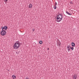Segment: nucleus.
<instances>
[{"instance_id": "0eeeda50", "label": "nucleus", "mask_w": 79, "mask_h": 79, "mask_svg": "<svg viewBox=\"0 0 79 79\" xmlns=\"http://www.w3.org/2000/svg\"><path fill=\"white\" fill-rule=\"evenodd\" d=\"M66 13L67 14V15H72V14L70 13H69L67 11H66Z\"/></svg>"}, {"instance_id": "412c9836", "label": "nucleus", "mask_w": 79, "mask_h": 79, "mask_svg": "<svg viewBox=\"0 0 79 79\" xmlns=\"http://www.w3.org/2000/svg\"><path fill=\"white\" fill-rule=\"evenodd\" d=\"M48 50H49V48H48Z\"/></svg>"}, {"instance_id": "6ab92c4d", "label": "nucleus", "mask_w": 79, "mask_h": 79, "mask_svg": "<svg viewBox=\"0 0 79 79\" xmlns=\"http://www.w3.org/2000/svg\"><path fill=\"white\" fill-rule=\"evenodd\" d=\"M5 2H6V1H8V0H4Z\"/></svg>"}, {"instance_id": "f8f14e48", "label": "nucleus", "mask_w": 79, "mask_h": 79, "mask_svg": "<svg viewBox=\"0 0 79 79\" xmlns=\"http://www.w3.org/2000/svg\"><path fill=\"white\" fill-rule=\"evenodd\" d=\"M70 49H71L72 50H74V48L73 47H70Z\"/></svg>"}, {"instance_id": "7ed1b4c3", "label": "nucleus", "mask_w": 79, "mask_h": 79, "mask_svg": "<svg viewBox=\"0 0 79 79\" xmlns=\"http://www.w3.org/2000/svg\"><path fill=\"white\" fill-rule=\"evenodd\" d=\"M2 35H6V31L4 30H2L1 33Z\"/></svg>"}, {"instance_id": "2eb2a0df", "label": "nucleus", "mask_w": 79, "mask_h": 79, "mask_svg": "<svg viewBox=\"0 0 79 79\" xmlns=\"http://www.w3.org/2000/svg\"><path fill=\"white\" fill-rule=\"evenodd\" d=\"M56 5H57V3H56V2L55 3V6H56Z\"/></svg>"}, {"instance_id": "f3484780", "label": "nucleus", "mask_w": 79, "mask_h": 79, "mask_svg": "<svg viewBox=\"0 0 79 79\" xmlns=\"http://www.w3.org/2000/svg\"><path fill=\"white\" fill-rule=\"evenodd\" d=\"M32 31H33V32H34V31H35V29L34 28L33 29H32Z\"/></svg>"}, {"instance_id": "dca6fc26", "label": "nucleus", "mask_w": 79, "mask_h": 79, "mask_svg": "<svg viewBox=\"0 0 79 79\" xmlns=\"http://www.w3.org/2000/svg\"><path fill=\"white\" fill-rule=\"evenodd\" d=\"M5 29L4 27H2V30L3 31V29Z\"/></svg>"}, {"instance_id": "1a4fd4ad", "label": "nucleus", "mask_w": 79, "mask_h": 79, "mask_svg": "<svg viewBox=\"0 0 79 79\" xmlns=\"http://www.w3.org/2000/svg\"><path fill=\"white\" fill-rule=\"evenodd\" d=\"M72 47H75V44L73 42H72Z\"/></svg>"}, {"instance_id": "4be33fe9", "label": "nucleus", "mask_w": 79, "mask_h": 79, "mask_svg": "<svg viewBox=\"0 0 79 79\" xmlns=\"http://www.w3.org/2000/svg\"><path fill=\"white\" fill-rule=\"evenodd\" d=\"M8 71H9L8 70Z\"/></svg>"}, {"instance_id": "a211bd4d", "label": "nucleus", "mask_w": 79, "mask_h": 79, "mask_svg": "<svg viewBox=\"0 0 79 79\" xmlns=\"http://www.w3.org/2000/svg\"><path fill=\"white\" fill-rule=\"evenodd\" d=\"M25 79H29L28 77H26Z\"/></svg>"}, {"instance_id": "4468645a", "label": "nucleus", "mask_w": 79, "mask_h": 79, "mask_svg": "<svg viewBox=\"0 0 79 79\" xmlns=\"http://www.w3.org/2000/svg\"><path fill=\"white\" fill-rule=\"evenodd\" d=\"M53 7H54V8L55 10V9H56V6H54Z\"/></svg>"}, {"instance_id": "f257e3e1", "label": "nucleus", "mask_w": 79, "mask_h": 79, "mask_svg": "<svg viewBox=\"0 0 79 79\" xmlns=\"http://www.w3.org/2000/svg\"><path fill=\"white\" fill-rule=\"evenodd\" d=\"M20 47V42L19 41H17L13 45V48L15 50L18 49Z\"/></svg>"}, {"instance_id": "423d86ee", "label": "nucleus", "mask_w": 79, "mask_h": 79, "mask_svg": "<svg viewBox=\"0 0 79 79\" xmlns=\"http://www.w3.org/2000/svg\"><path fill=\"white\" fill-rule=\"evenodd\" d=\"M61 45V42H60L59 41L58 42H57V45H58V46H60Z\"/></svg>"}, {"instance_id": "9d476101", "label": "nucleus", "mask_w": 79, "mask_h": 79, "mask_svg": "<svg viewBox=\"0 0 79 79\" xmlns=\"http://www.w3.org/2000/svg\"><path fill=\"white\" fill-rule=\"evenodd\" d=\"M12 77L13 79H16V76H15V75H14L12 76Z\"/></svg>"}, {"instance_id": "ddd939ff", "label": "nucleus", "mask_w": 79, "mask_h": 79, "mask_svg": "<svg viewBox=\"0 0 79 79\" xmlns=\"http://www.w3.org/2000/svg\"><path fill=\"white\" fill-rule=\"evenodd\" d=\"M42 43H43V42H42V41H40V44H42Z\"/></svg>"}, {"instance_id": "6e6552de", "label": "nucleus", "mask_w": 79, "mask_h": 79, "mask_svg": "<svg viewBox=\"0 0 79 79\" xmlns=\"http://www.w3.org/2000/svg\"><path fill=\"white\" fill-rule=\"evenodd\" d=\"M32 7V4H30L29 5V7L30 8H31Z\"/></svg>"}, {"instance_id": "f03ea898", "label": "nucleus", "mask_w": 79, "mask_h": 79, "mask_svg": "<svg viewBox=\"0 0 79 79\" xmlns=\"http://www.w3.org/2000/svg\"><path fill=\"white\" fill-rule=\"evenodd\" d=\"M62 19H63V16L61 14H59L57 16L56 19L57 22H60Z\"/></svg>"}, {"instance_id": "20e7f679", "label": "nucleus", "mask_w": 79, "mask_h": 79, "mask_svg": "<svg viewBox=\"0 0 79 79\" xmlns=\"http://www.w3.org/2000/svg\"><path fill=\"white\" fill-rule=\"evenodd\" d=\"M67 48L68 50V52H69V51H70V50H71V49H70V46L68 45V46L67 47Z\"/></svg>"}, {"instance_id": "39448f33", "label": "nucleus", "mask_w": 79, "mask_h": 79, "mask_svg": "<svg viewBox=\"0 0 79 79\" xmlns=\"http://www.w3.org/2000/svg\"><path fill=\"white\" fill-rule=\"evenodd\" d=\"M73 78V79H77V75L76 74H74Z\"/></svg>"}, {"instance_id": "aec40b11", "label": "nucleus", "mask_w": 79, "mask_h": 79, "mask_svg": "<svg viewBox=\"0 0 79 79\" xmlns=\"http://www.w3.org/2000/svg\"><path fill=\"white\" fill-rule=\"evenodd\" d=\"M71 4H73V3L72 2H71Z\"/></svg>"}, {"instance_id": "9b49d317", "label": "nucleus", "mask_w": 79, "mask_h": 79, "mask_svg": "<svg viewBox=\"0 0 79 79\" xmlns=\"http://www.w3.org/2000/svg\"><path fill=\"white\" fill-rule=\"evenodd\" d=\"M4 29H5V30H6V29H8V27H7V26H4Z\"/></svg>"}]
</instances>
